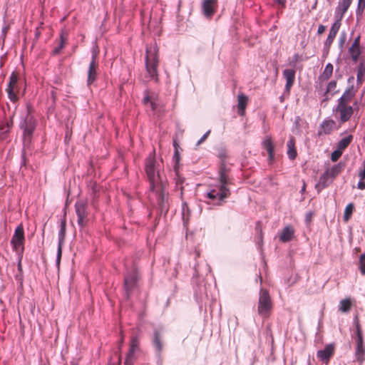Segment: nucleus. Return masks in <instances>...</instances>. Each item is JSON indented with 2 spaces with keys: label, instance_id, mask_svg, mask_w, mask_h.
I'll return each instance as SVG.
<instances>
[{
  "label": "nucleus",
  "instance_id": "f257e3e1",
  "mask_svg": "<svg viewBox=\"0 0 365 365\" xmlns=\"http://www.w3.org/2000/svg\"><path fill=\"white\" fill-rule=\"evenodd\" d=\"M222 162L218 170L219 185L216 187L210 190L207 193V197L212 200H218L224 201L231 195L229 185L232 184V178L230 176V169L227 168L225 163L224 155H221Z\"/></svg>",
  "mask_w": 365,
  "mask_h": 365
},
{
  "label": "nucleus",
  "instance_id": "f03ea898",
  "mask_svg": "<svg viewBox=\"0 0 365 365\" xmlns=\"http://www.w3.org/2000/svg\"><path fill=\"white\" fill-rule=\"evenodd\" d=\"M158 65V48L156 43L147 45L145 55L146 77H148L150 80H153L156 83L159 81Z\"/></svg>",
  "mask_w": 365,
  "mask_h": 365
},
{
  "label": "nucleus",
  "instance_id": "7ed1b4c3",
  "mask_svg": "<svg viewBox=\"0 0 365 365\" xmlns=\"http://www.w3.org/2000/svg\"><path fill=\"white\" fill-rule=\"evenodd\" d=\"M272 309V302L267 289H261L257 304V312L263 318H268Z\"/></svg>",
  "mask_w": 365,
  "mask_h": 365
},
{
  "label": "nucleus",
  "instance_id": "20e7f679",
  "mask_svg": "<svg viewBox=\"0 0 365 365\" xmlns=\"http://www.w3.org/2000/svg\"><path fill=\"white\" fill-rule=\"evenodd\" d=\"M145 171L150 182V189L155 191L158 185L159 175L155 174V160L154 157L150 156L145 163Z\"/></svg>",
  "mask_w": 365,
  "mask_h": 365
},
{
  "label": "nucleus",
  "instance_id": "39448f33",
  "mask_svg": "<svg viewBox=\"0 0 365 365\" xmlns=\"http://www.w3.org/2000/svg\"><path fill=\"white\" fill-rule=\"evenodd\" d=\"M19 78L16 72H12L9 77V82L6 88L9 98L13 103H16L19 100L17 94L19 92Z\"/></svg>",
  "mask_w": 365,
  "mask_h": 365
},
{
  "label": "nucleus",
  "instance_id": "423d86ee",
  "mask_svg": "<svg viewBox=\"0 0 365 365\" xmlns=\"http://www.w3.org/2000/svg\"><path fill=\"white\" fill-rule=\"evenodd\" d=\"M75 211L78 217V225L83 228L88 222V212L87 211V202L85 200H78L75 204Z\"/></svg>",
  "mask_w": 365,
  "mask_h": 365
},
{
  "label": "nucleus",
  "instance_id": "0eeeda50",
  "mask_svg": "<svg viewBox=\"0 0 365 365\" xmlns=\"http://www.w3.org/2000/svg\"><path fill=\"white\" fill-rule=\"evenodd\" d=\"M139 338L137 336L131 337L130 348L126 354L124 365H135L137 360V353L139 351Z\"/></svg>",
  "mask_w": 365,
  "mask_h": 365
},
{
  "label": "nucleus",
  "instance_id": "6e6552de",
  "mask_svg": "<svg viewBox=\"0 0 365 365\" xmlns=\"http://www.w3.org/2000/svg\"><path fill=\"white\" fill-rule=\"evenodd\" d=\"M138 279L139 274L137 268L135 267L125 274L124 278V286L128 296H129L136 287Z\"/></svg>",
  "mask_w": 365,
  "mask_h": 365
},
{
  "label": "nucleus",
  "instance_id": "1a4fd4ad",
  "mask_svg": "<svg viewBox=\"0 0 365 365\" xmlns=\"http://www.w3.org/2000/svg\"><path fill=\"white\" fill-rule=\"evenodd\" d=\"M25 241L24 227L21 224L19 225L15 230L14 234L12 237L11 243L14 250L19 252L21 250L22 253L24 251V243Z\"/></svg>",
  "mask_w": 365,
  "mask_h": 365
},
{
  "label": "nucleus",
  "instance_id": "9d476101",
  "mask_svg": "<svg viewBox=\"0 0 365 365\" xmlns=\"http://www.w3.org/2000/svg\"><path fill=\"white\" fill-rule=\"evenodd\" d=\"M99 63L98 60V55L96 53H93L91 57V61L88 66V78H87V85L91 86L93 84L97 79L98 77V70Z\"/></svg>",
  "mask_w": 365,
  "mask_h": 365
},
{
  "label": "nucleus",
  "instance_id": "9b49d317",
  "mask_svg": "<svg viewBox=\"0 0 365 365\" xmlns=\"http://www.w3.org/2000/svg\"><path fill=\"white\" fill-rule=\"evenodd\" d=\"M355 358L356 361L362 364L365 360V344L364 343L363 332L356 334Z\"/></svg>",
  "mask_w": 365,
  "mask_h": 365
},
{
  "label": "nucleus",
  "instance_id": "f8f14e48",
  "mask_svg": "<svg viewBox=\"0 0 365 365\" xmlns=\"http://www.w3.org/2000/svg\"><path fill=\"white\" fill-rule=\"evenodd\" d=\"M335 111L339 115V120L341 123H344L350 120L354 114V108L347 104L339 103L337 104Z\"/></svg>",
  "mask_w": 365,
  "mask_h": 365
},
{
  "label": "nucleus",
  "instance_id": "ddd939ff",
  "mask_svg": "<svg viewBox=\"0 0 365 365\" xmlns=\"http://www.w3.org/2000/svg\"><path fill=\"white\" fill-rule=\"evenodd\" d=\"M334 71V66L331 63L327 64L324 71L319 76L317 81L316 82V88L319 92L324 91L323 86L331 77Z\"/></svg>",
  "mask_w": 365,
  "mask_h": 365
},
{
  "label": "nucleus",
  "instance_id": "4468645a",
  "mask_svg": "<svg viewBox=\"0 0 365 365\" xmlns=\"http://www.w3.org/2000/svg\"><path fill=\"white\" fill-rule=\"evenodd\" d=\"M66 220H63L61 222V229L58 232V246L57 251V257H56V264L58 266L61 262V259L62 256V249L66 237Z\"/></svg>",
  "mask_w": 365,
  "mask_h": 365
},
{
  "label": "nucleus",
  "instance_id": "2eb2a0df",
  "mask_svg": "<svg viewBox=\"0 0 365 365\" xmlns=\"http://www.w3.org/2000/svg\"><path fill=\"white\" fill-rule=\"evenodd\" d=\"M217 8V0H203L202 11L205 17L211 18L216 12Z\"/></svg>",
  "mask_w": 365,
  "mask_h": 365
},
{
  "label": "nucleus",
  "instance_id": "dca6fc26",
  "mask_svg": "<svg viewBox=\"0 0 365 365\" xmlns=\"http://www.w3.org/2000/svg\"><path fill=\"white\" fill-rule=\"evenodd\" d=\"M341 27V21L337 19L331 26L329 35L324 42V47L329 50Z\"/></svg>",
  "mask_w": 365,
  "mask_h": 365
},
{
  "label": "nucleus",
  "instance_id": "f3484780",
  "mask_svg": "<svg viewBox=\"0 0 365 365\" xmlns=\"http://www.w3.org/2000/svg\"><path fill=\"white\" fill-rule=\"evenodd\" d=\"M357 91L358 88H355L354 85L349 86L339 98L338 103L349 105L356 96Z\"/></svg>",
  "mask_w": 365,
  "mask_h": 365
},
{
  "label": "nucleus",
  "instance_id": "a211bd4d",
  "mask_svg": "<svg viewBox=\"0 0 365 365\" xmlns=\"http://www.w3.org/2000/svg\"><path fill=\"white\" fill-rule=\"evenodd\" d=\"M335 347L332 344L326 345L323 350L317 351V357L319 358L322 361L328 362L330 358L334 354Z\"/></svg>",
  "mask_w": 365,
  "mask_h": 365
},
{
  "label": "nucleus",
  "instance_id": "6ab92c4d",
  "mask_svg": "<svg viewBox=\"0 0 365 365\" xmlns=\"http://www.w3.org/2000/svg\"><path fill=\"white\" fill-rule=\"evenodd\" d=\"M336 129V124L334 120L328 119L323 121L320 126L318 135H328Z\"/></svg>",
  "mask_w": 365,
  "mask_h": 365
},
{
  "label": "nucleus",
  "instance_id": "aec40b11",
  "mask_svg": "<svg viewBox=\"0 0 365 365\" xmlns=\"http://www.w3.org/2000/svg\"><path fill=\"white\" fill-rule=\"evenodd\" d=\"M349 53L354 62H357L359 57L361 54L360 48V36H357L353 41L351 46L349 48Z\"/></svg>",
  "mask_w": 365,
  "mask_h": 365
},
{
  "label": "nucleus",
  "instance_id": "412c9836",
  "mask_svg": "<svg viewBox=\"0 0 365 365\" xmlns=\"http://www.w3.org/2000/svg\"><path fill=\"white\" fill-rule=\"evenodd\" d=\"M68 41V32L62 30L60 33L59 41L57 45L54 47L52 53L53 55H58L61 52V50L66 46Z\"/></svg>",
  "mask_w": 365,
  "mask_h": 365
},
{
  "label": "nucleus",
  "instance_id": "4be33fe9",
  "mask_svg": "<svg viewBox=\"0 0 365 365\" xmlns=\"http://www.w3.org/2000/svg\"><path fill=\"white\" fill-rule=\"evenodd\" d=\"M143 103L145 106L150 107V109L154 111L158 107L157 96L150 94L149 91H145L144 92Z\"/></svg>",
  "mask_w": 365,
  "mask_h": 365
},
{
  "label": "nucleus",
  "instance_id": "5701e85b",
  "mask_svg": "<svg viewBox=\"0 0 365 365\" xmlns=\"http://www.w3.org/2000/svg\"><path fill=\"white\" fill-rule=\"evenodd\" d=\"M352 0H339L338 3V6L336 9V14L339 16L338 19L341 21L344 14L349 9L350 5L351 4Z\"/></svg>",
  "mask_w": 365,
  "mask_h": 365
},
{
  "label": "nucleus",
  "instance_id": "b1692460",
  "mask_svg": "<svg viewBox=\"0 0 365 365\" xmlns=\"http://www.w3.org/2000/svg\"><path fill=\"white\" fill-rule=\"evenodd\" d=\"M21 127L24 129V133L25 137L30 138L32 135L36 127L32 117L27 116Z\"/></svg>",
  "mask_w": 365,
  "mask_h": 365
},
{
  "label": "nucleus",
  "instance_id": "393cba45",
  "mask_svg": "<svg viewBox=\"0 0 365 365\" xmlns=\"http://www.w3.org/2000/svg\"><path fill=\"white\" fill-rule=\"evenodd\" d=\"M294 235V230L292 226H286L279 235V240L282 242H287L292 240Z\"/></svg>",
  "mask_w": 365,
  "mask_h": 365
},
{
  "label": "nucleus",
  "instance_id": "a878e982",
  "mask_svg": "<svg viewBox=\"0 0 365 365\" xmlns=\"http://www.w3.org/2000/svg\"><path fill=\"white\" fill-rule=\"evenodd\" d=\"M153 344L158 354H160L163 349V344L162 335L158 330L154 331Z\"/></svg>",
  "mask_w": 365,
  "mask_h": 365
},
{
  "label": "nucleus",
  "instance_id": "bb28decb",
  "mask_svg": "<svg viewBox=\"0 0 365 365\" xmlns=\"http://www.w3.org/2000/svg\"><path fill=\"white\" fill-rule=\"evenodd\" d=\"M283 76L287 81L285 89L289 92L294 83L295 71L293 69H285L283 71Z\"/></svg>",
  "mask_w": 365,
  "mask_h": 365
},
{
  "label": "nucleus",
  "instance_id": "cd10ccee",
  "mask_svg": "<svg viewBox=\"0 0 365 365\" xmlns=\"http://www.w3.org/2000/svg\"><path fill=\"white\" fill-rule=\"evenodd\" d=\"M262 147L267 150L269 160L272 161L274 158V147L271 137H267L263 140Z\"/></svg>",
  "mask_w": 365,
  "mask_h": 365
},
{
  "label": "nucleus",
  "instance_id": "c85d7f7f",
  "mask_svg": "<svg viewBox=\"0 0 365 365\" xmlns=\"http://www.w3.org/2000/svg\"><path fill=\"white\" fill-rule=\"evenodd\" d=\"M295 143V138L292 136L287 142V155L292 160H294L297 155Z\"/></svg>",
  "mask_w": 365,
  "mask_h": 365
},
{
  "label": "nucleus",
  "instance_id": "c756f323",
  "mask_svg": "<svg viewBox=\"0 0 365 365\" xmlns=\"http://www.w3.org/2000/svg\"><path fill=\"white\" fill-rule=\"evenodd\" d=\"M237 101L238 113L240 115H243L245 114V108L247 105L248 98L245 95L240 94L237 97Z\"/></svg>",
  "mask_w": 365,
  "mask_h": 365
},
{
  "label": "nucleus",
  "instance_id": "7c9ffc66",
  "mask_svg": "<svg viewBox=\"0 0 365 365\" xmlns=\"http://www.w3.org/2000/svg\"><path fill=\"white\" fill-rule=\"evenodd\" d=\"M352 140H353V135H349L341 139L338 142L336 148H338L339 150H340L341 151L343 152L349 145V144L352 142Z\"/></svg>",
  "mask_w": 365,
  "mask_h": 365
},
{
  "label": "nucleus",
  "instance_id": "2f4dec72",
  "mask_svg": "<svg viewBox=\"0 0 365 365\" xmlns=\"http://www.w3.org/2000/svg\"><path fill=\"white\" fill-rule=\"evenodd\" d=\"M365 74V66L362 62H361L357 67L356 81L357 84L361 86L363 82V78Z\"/></svg>",
  "mask_w": 365,
  "mask_h": 365
},
{
  "label": "nucleus",
  "instance_id": "473e14b6",
  "mask_svg": "<svg viewBox=\"0 0 365 365\" xmlns=\"http://www.w3.org/2000/svg\"><path fill=\"white\" fill-rule=\"evenodd\" d=\"M351 307V301L350 299H345L340 302L339 310L341 312H348Z\"/></svg>",
  "mask_w": 365,
  "mask_h": 365
},
{
  "label": "nucleus",
  "instance_id": "72a5a7b5",
  "mask_svg": "<svg viewBox=\"0 0 365 365\" xmlns=\"http://www.w3.org/2000/svg\"><path fill=\"white\" fill-rule=\"evenodd\" d=\"M341 171V168L339 165H334L330 169L327 170L325 172L328 174L329 178H334L336 177Z\"/></svg>",
  "mask_w": 365,
  "mask_h": 365
},
{
  "label": "nucleus",
  "instance_id": "f704fd0d",
  "mask_svg": "<svg viewBox=\"0 0 365 365\" xmlns=\"http://www.w3.org/2000/svg\"><path fill=\"white\" fill-rule=\"evenodd\" d=\"M329 178V176L328 174L324 172L323 175L320 177L318 184L316 185V187L320 189L324 188L328 185L327 181Z\"/></svg>",
  "mask_w": 365,
  "mask_h": 365
},
{
  "label": "nucleus",
  "instance_id": "c9c22d12",
  "mask_svg": "<svg viewBox=\"0 0 365 365\" xmlns=\"http://www.w3.org/2000/svg\"><path fill=\"white\" fill-rule=\"evenodd\" d=\"M13 125H14L13 117L11 116L9 120H6V121L4 123H3L1 125H0V130H4V132H5V133H7L13 127Z\"/></svg>",
  "mask_w": 365,
  "mask_h": 365
},
{
  "label": "nucleus",
  "instance_id": "e433bc0d",
  "mask_svg": "<svg viewBox=\"0 0 365 365\" xmlns=\"http://www.w3.org/2000/svg\"><path fill=\"white\" fill-rule=\"evenodd\" d=\"M336 84H337L336 80H333V81H331L330 82H329L327 85V88L324 93V95L327 96L329 93H334V91L336 88Z\"/></svg>",
  "mask_w": 365,
  "mask_h": 365
},
{
  "label": "nucleus",
  "instance_id": "4c0bfd02",
  "mask_svg": "<svg viewBox=\"0 0 365 365\" xmlns=\"http://www.w3.org/2000/svg\"><path fill=\"white\" fill-rule=\"evenodd\" d=\"M354 208V206L352 203L349 204L346 207L345 210H344V221H348L350 219V217L352 215Z\"/></svg>",
  "mask_w": 365,
  "mask_h": 365
},
{
  "label": "nucleus",
  "instance_id": "58836bf2",
  "mask_svg": "<svg viewBox=\"0 0 365 365\" xmlns=\"http://www.w3.org/2000/svg\"><path fill=\"white\" fill-rule=\"evenodd\" d=\"M359 269L363 275H365V254H362L359 257Z\"/></svg>",
  "mask_w": 365,
  "mask_h": 365
},
{
  "label": "nucleus",
  "instance_id": "ea45409f",
  "mask_svg": "<svg viewBox=\"0 0 365 365\" xmlns=\"http://www.w3.org/2000/svg\"><path fill=\"white\" fill-rule=\"evenodd\" d=\"M343 152L336 148L334 152H332L331 155V160L333 162H336L339 160V158L341 156Z\"/></svg>",
  "mask_w": 365,
  "mask_h": 365
},
{
  "label": "nucleus",
  "instance_id": "a19ab883",
  "mask_svg": "<svg viewBox=\"0 0 365 365\" xmlns=\"http://www.w3.org/2000/svg\"><path fill=\"white\" fill-rule=\"evenodd\" d=\"M354 324L355 328H356L355 334L359 333V332H363L362 329H361V327L359 323V319L358 315L355 316L354 319Z\"/></svg>",
  "mask_w": 365,
  "mask_h": 365
},
{
  "label": "nucleus",
  "instance_id": "79ce46f5",
  "mask_svg": "<svg viewBox=\"0 0 365 365\" xmlns=\"http://www.w3.org/2000/svg\"><path fill=\"white\" fill-rule=\"evenodd\" d=\"M210 133V130H208L206 133H205L203 136L198 140L196 145L199 146L202 143H203L207 139Z\"/></svg>",
  "mask_w": 365,
  "mask_h": 365
},
{
  "label": "nucleus",
  "instance_id": "37998d69",
  "mask_svg": "<svg viewBox=\"0 0 365 365\" xmlns=\"http://www.w3.org/2000/svg\"><path fill=\"white\" fill-rule=\"evenodd\" d=\"M365 7V0H359L358 11H363Z\"/></svg>",
  "mask_w": 365,
  "mask_h": 365
},
{
  "label": "nucleus",
  "instance_id": "c03bdc74",
  "mask_svg": "<svg viewBox=\"0 0 365 365\" xmlns=\"http://www.w3.org/2000/svg\"><path fill=\"white\" fill-rule=\"evenodd\" d=\"M325 30H326V26L321 24L318 27L317 34L319 35H321V34H322L325 31Z\"/></svg>",
  "mask_w": 365,
  "mask_h": 365
},
{
  "label": "nucleus",
  "instance_id": "a18cd8bd",
  "mask_svg": "<svg viewBox=\"0 0 365 365\" xmlns=\"http://www.w3.org/2000/svg\"><path fill=\"white\" fill-rule=\"evenodd\" d=\"M364 180H361L358 183V188L360 190H364L365 189V182H364Z\"/></svg>",
  "mask_w": 365,
  "mask_h": 365
},
{
  "label": "nucleus",
  "instance_id": "49530a36",
  "mask_svg": "<svg viewBox=\"0 0 365 365\" xmlns=\"http://www.w3.org/2000/svg\"><path fill=\"white\" fill-rule=\"evenodd\" d=\"M359 175L361 180H365V162L364 163V169L360 171Z\"/></svg>",
  "mask_w": 365,
  "mask_h": 365
},
{
  "label": "nucleus",
  "instance_id": "de8ad7c7",
  "mask_svg": "<svg viewBox=\"0 0 365 365\" xmlns=\"http://www.w3.org/2000/svg\"><path fill=\"white\" fill-rule=\"evenodd\" d=\"M182 182H183V179H182V178H181L180 177H178V179H177V180H176V183H177V185H182Z\"/></svg>",
  "mask_w": 365,
  "mask_h": 365
},
{
  "label": "nucleus",
  "instance_id": "09e8293b",
  "mask_svg": "<svg viewBox=\"0 0 365 365\" xmlns=\"http://www.w3.org/2000/svg\"><path fill=\"white\" fill-rule=\"evenodd\" d=\"M276 1L279 4H282L283 6H284L285 3H286V0H276Z\"/></svg>",
  "mask_w": 365,
  "mask_h": 365
},
{
  "label": "nucleus",
  "instance_id": "8fccbe9b",
  "mask_svg": "<svg viewBox=\"0 0 365 365\" xmlns=\"http://www.w3.org/2000/svg\"><path fill=\"white\" fill-rule=\"evenodd\" d=\"M305 190H306V184H305V182H304L303 186L301 189V192L303 194L305 192Z\"/></svg>",
  "mask_w": 365,
  "mask_h": 365
},
{
  "label": "nucleus",
  "instance_id": "3c124183",
  "mask_svg": "<svg viewBox=\"0 0 365 365\" xmlns=\"http://www.w3.org/2000/svg\"><path fill=\"white\" fill-rule=\"evenodd\" d=\"M312 217V214L311 212H309V213L307 214L306 218L307 220H311Z\"/></svg>",
  "mask_w": 365,
  "mask_h": 365
},
{
  "label": "nucleus",
  "instance_id": "603ef678",
  "mask_svg": "<svg viewBox=\"0 0 365 365\" xmlns=\"http://www.w3.org/2000/svg\"><path fill=\"white\" fill-rule=\"evenodd\" d=\"M354 81V76H350L349 78H348V83H353Z\"/></svg>",
  "mask_w": 365,
  "mask_h": 365
},
{
  "label": "nucleus",
  "instance_id": "864d4df0",
  "mask_svg": "<svg viewBox=\"0 0 365 365\" xmlns=\"http://www.w3.org/2000/svg\"><path fill=\"white\" fill-rule=\"evenodd\" d=\"M18 269L21 272L22 271V266H21V259L19 260V263H18Z\"/></svg>",
  "mask_w": 365,
  "mask_h": 365
},
{
  "label": "nucleus",
  "instance_id": "5fc2aeb1",
  "mask_svg": "<svg viewBox=\"0 0 365 365\" xmlns=\"http://www.w3.org/2000/svg\"><path fill=\"white\" fill-rule=\"evenodd\" d=\"M175 157L177 158V160H178V158H179V153H178V149H176V150L175 152Z\"/></svg>",
  "mask_w": 365,
  "mask_h": 365
},
{
  "label": "nucleus",
  "instance_id": "6e6d98bb",
  "mask_svg": "<svg viewBox=\"0 0 365 365\" xmlns=\"http://www.w3.org/2000/svg\"><path fill=\"white\" fill-rule=\"evenodd\" d=\"M121 364V356H120L118 358V363L116 364H110V365H120Z\"/></svg>",
  "mask_w": 365,
  "mask_h": 365
},
{
  "label": "nucleus",
  "instance_id": "4d7b16f0",
  "mask_svg": "<svg viewBox=\"0 0 365 365\" xmlns=\"http://www.w3.org/2000/svg\"><path fill=\"white\" fill-rule=\"evenodd\" d=\"M7 30H8V27H4V28H3L2 31H3V33H4V35H5V34H6V33L7 32Z\"/></svg>",
  "mask_w": 365,
  "mask_h": 365
},
{
  "label": "nucleus",
  "instance_id": "13d9d810",
  "mask_svg": "<svg viewBox=\"0 0 365 365\" xmlns=\"http://www.w3.org/2000/svg\"><path fill=\"white\" fill-rule=\"evenodd\" d=\"M294 58L295 60V61H298V58H299V55L297 53H296L294 56Z\"/></svg>",
  "mask_w": 365,
  "mask_h": 365
},
{
  "label": "nucleus",
  "instance_id": "bf43d9fd",
  "mask_svg": "<svg viewBox=\"0 0 365 365\" xmlns=\"http://www.w3.org/2000/svg\"><path fill=\"white\" fill-rule=\"evenodd\" d=\"M173 145H174L175 150L178 149V145L175 140L174 141Z\"/></svg>",
  "mask_w": 365,
  "mask_h": 365
},
{
  "label": "nucleus",
  "instance_id": "052dcab7",
  "mask_svg": "<svg viewBox=\"0 0 365 365\" xmlns=\"http://www.w3.org/2000/svg\"><path fill=\"white\" fill-rule=\"evenodd\" d=\"M183 207H187V203H184V204H183Z\"/></svg>",
  "mask_w": 365,
  "mask_h": 365
},
{
  "label": "nucleus",
  "instance_id": "680f3d73",
  "mask_svg": "<svg viewBox=\"0 0 365 365\" xmlns=\"http://www.w3.org/2000/svg\"><path fill=\"white\" fill-rule=\"evenodd\" d=\"M123 339H123V336H122V337H121V340H120V344H123Z\"/></svg>",
  "mask_w": 365,
  "mask_h": 365
},
{
  "label": "nucleus",
  "instance_id": "e2e57ef3",
  "mask_svg": "<svg viewBox=\"0 0 365 365\" xmlns=\"http://www.w3.org/2000/svg\"><path fill=\"white\" fill-rule=\"evenodd\" d=\"M71 365H77V364H76V363H75V362H71Z\"/></svg>",
  "mask_w": 365,
  "mask_h": 365
}]
</instances>
